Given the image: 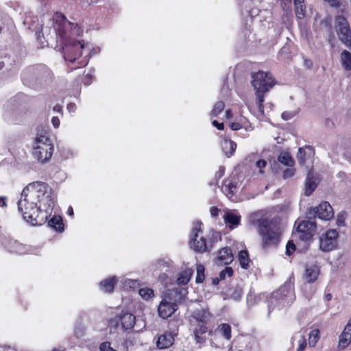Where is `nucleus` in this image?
<instances>
[{
  "mask_svg": "<svg viewBox=\"0 0 351 351\" xmlns=\"http://www.w3.org/2000/svg\"><path fill=\"white\" fill-rule=\"evenodd\" d=\"M56 202V195L47 184L33 182L23 189L18 209L27 223L40 226L51 215Z\"/></svg>",
  "mask_w": 351,
  "mask_h": 351,
  "instance_id": "nucleus-1",
  "label": "nucleus"
},
{
  "mask_svg": "<svg viewBox=\"0 0 351 351\" xmlns=\"http://www.w3.org/2000/svg\"><path fill=\"white\" fill-rule=\"evenodd\" d=\"M252 86L256 95V104L259 112L264 114L263 102L265 94L276 84V81L272 75L269 72L259 71L251 75Z\"/></svg>",
  "mask_w": 351,
  "mask_h": 351,
  "instance_id": "nucleus-2",
  "label": "nucleus"
},
{
  "mask_svg": "<svg viewBox=\"0 0 351 351\" xmlns=\"http://www.w3.org/2000/svg\"><path fill=\"white\" fill-rule=\"evenodd\" d=\"M53 151L52 141L45 132L38 134L33 144L32 154L40 163H45L51 158Z\"/></svg>",
  "mask_w": 351,
  "mask_h": 351,
  "instance_id": "nucleus-3",
  "label": "nucleus"
},
{
  "mask_svg": "<svg viewBox=\"0 0 351 351\" xmlns=\"http://www.w3.org/2000/svg\"><path fill=\"white\" fill-rule=\"evenodd\" d=\"M210 317V313L206 310L197 311L191 316L190 323L197 343L202 341L200 335L207 332L206 323Z\"/></svg>",
  "mask_w": 351,
  "mask_h": 351,
  "instance_id": "nucleus-4",
  "label": "nucleus"
},
{
  "mask_svg": "<svg viewBox=\"0 0 351 351\" xmlns=\"http://www.w3.org/2000/svg\"><path fill=\"white\" fill-rule=\"evenodd\" d=\"M336 29L339 39L346 45L351 46V30L346 19L343 16L336 18Z\"/></svg>",
  "mask_w": 351,
  "mask_h": 351,
  "instance_id": "nucleus-5",
  "label": "nucleus"
},
{
  "mask_svg": "<svg viewBox=\"0 0 351 351\" xmlns=\"http://www.w3.org/2000/svg\"><path fill=\"white\" fill-rule=\"evenodd\" d=\"M170 293L165 295L158 306V315L162 319L171 317L178 309V305L172 300Z\"/></svg>",
  "mask_w": 351,
  "mask_h": 351,
  "instance_id": "nucleus-6",
  "label": "nucleus"
},
{
  "mask_svg": "<svg viewBox=\"0 0 351 351\" xmlns=\"http://www.w3.org/2000/svg\"><path fill=\"white\" fill-rule=\"evenodd\" d=\"M201 226L202 223L200 221H196L193 223L190 242L191 248L198 252H204L206 250V239L203 237L199 236V233L201 232Z\"/></svg>",
  "mask_w": 351,
  "mask_h": 351,
  "instance_id": "nucleus-7",
  "label": "nucleus"
},
{
  "mask_svg": "<svg viewBox=\"0 0 351 351\" xmlns=\"http://www.w3.org/2000/svg\"><path fill=\"white\" fill-rule=\"evenodd\" d=\"M87 46V44L80 41H71L63 48L65 59L73 62L76 58L82 55V50Z\"/></svg>",
  "mask_w": 351,
  "mask_h": 351,
  "instance_id": "nucleus-8",
  "label": "nucleus"
},
{
  "mask_svg": "<svg viewBox=\"0 0 351 351\" xmlns=\"http://www.w3.org/2000/svg\"><path fill=\"white\" fill-rule=\"evenodd\" d=\"M315 223L311 221H301L296 228L298 237L303 241H309L315 232Z\"/></svg>",
  "mask_w": 351,
  "mask_h": 351,
  "instance_id": "nucleus-9",
  "label": "nucleus"
},
{
  "mask_svg": "<svg viewBox=\"0 0 351 351\" xmlns=\"http://www.w3.org/2000/svg\"><path fill=\"white\" fill-rule=\"evenodd\" d=\"M338 232L335 230L327 231L319 238V247L322 251L328 252L334 250L337 246Z\"/></svg>",
  "mask_w": 351,
  "mask_h": 351,
  "instance_id": "nucleus-10",
  "label": "nucleus"
},
{
  "mask_svg": "<svg viewBox=\"0 0 351 351\" xmlns=\"http://www.w3.org/2000/svg\"><path fill=\"white\" fill-rule=\"evenodd\" d=\"M313 211L317 217L322 220H329L334 215L333 209L327 202L320 203L319 206L313 208Z\"/></svg>",
  "mask_w": 351,
  "mask_h": 351,
  "instance_id": "nucleus-11",
  "label": "nucleus"
},
{
  "mask_svg": "<svg viewBox=\"0 0 351 351\" xmlns=\"http://www.w3.org/2000/svg\"><path fill=\"white\" fill-rule=\"evenodd\" d=\"M263 236V241L265 245L276 244L279 240L280 233L278 230H272L263 228V232H260Z\"/></svg>",
  "mask_w": 351,
  "mask_h": 351,
  "instance_id": "nucleus-12",
  "label": "nucleus"
},
{
  "mask_svg": "<svg viewBox=\"0 0 351 351\" xmlns=\"http://www.w3.org/2000/svg\"><path fill=\"white\" fill-rule=\"evenodd\" d=\"M318 182V179L313 176V172L308 171L305 181V195L309 196L311 195L317 186Z\"/></svg>",
  "mask_w": 351,
  "mask_h": 351,
  "instance_id": "nucleus-13",
  "label": "nucleus"
},
{
  "mask_svg": "<svg viewBox=\"0 0 351 351\" xmlns=\"http://www.w3.org/2000/svg\"><path fill=\"white\" fill-rule=\"evenodd\" d=\"M241 218V217L240 215L230 211L227 212L223 216L226 225L230 229H234L239 225Z\"/></svg>",
  "mask_w": 351,
  "mask_h": 351,
  "instance_id": "nucleus-14",
  "label": "nucleus"
},
{
  "mask_svg": "<svg viewBox=\"0 0 351 351\" xmlns=\"http://www.w3.org/2000/svg\"><path fill=\"white\" fill-rule=\"evenodd\" d=\"M320 273L319 268L316 265H307L305 270L304 278L309 283L314 282L318 278Z\"/></svg>",
  "mask_w": 351,
  "mask_h": 351,
  "instance_id": "nucleus-15",
  "label": "nucleus"
},
{
  "mask_svg": "<svg viewBox=\"0 0 351 351\" xmlns=\"http://www.w3.org/2000/svg\"><path fill=\"white\" fill-rule=\"evenodd\" d=\"M350 343H351V319L347 324L343 332L339 337V346L345 348Z\"/></svg>",
  "mask_w": 351,
  "mask_h": 351,
  "instance_id": "nucleus-16",
  "label": "nucleus"
},
{
  "mask_svg": "<svg viewBox=\"0 0 351 351\" xmlns=\"http://www.w3.org/2000/svg\"><path fill=\"white\" fill-rule=\"evenodd\" d=\"M174 342V338L170 333H166L160 335L156 341V346L159 349H166L173 345Z\"/></svg>",
  "mask_w": 351,
  "mask_h": 351,
  "instance_id": "nucleus-17",
  "label": "nucleus"
},
{
  "mask_svg": "<svg viewBox=\"0 0 351 351\" xmlns=\"http://www.w3.org/2000/svg\"><path fill=\"white\" fill-rule=\"evenodd\" d=\"M250 221L252 224L258 226L260 232H263V228H267V222L263 218V213L262 211H257L251 214Z\"/></svg>",
  "mask_w": 351,
  "mask_h": 351,
  "instance_id": "nucleus-18",
  "label": "nucleus"
},
{
  "mask_svg": "<svg viewBox=\"0 0 351 351\" xmlns=\"http://www.w3.org/2000/svg\"><path fill=\"white\" fill-rule=\"evenodd\" d=\"M217 260L219 263L228 265L233 260V255L232 251L228 247H223L219 250Z\"/></svg>",
  "mask_w": 351,
  "mask_h": 351,
  "instance_id": "nucleus-19",
  "label": "nucleus"
},
{
  "mask_svg": "<svg viewBox=\"0 0 351 351\" xmlns=\"http://www.w3.org/2000/svg\"><path fill=\"white\" fill-rule=\"evenodd\" d=\"M120 322L123 329H131L135 324V317L130 313H124L121 315Z\"/></svg>",
  "mask_w": 351,
  "mask_h": 351,
  "instance_id": "nucleus-20",
  "label": "nucleus"
},
{
  "mask_svg": "<svg viewBox=\"0 0 351 351\" xmlns=\"http://www.w3.org/2000/svg\"><path fill=\"white\" fill-rule=\"evenodd\" d=\"M313 154V151L309 147H300L296 157L300 164H304L306 162V158H311Z\"/></svg>",
  "mask_w": 351,
  "mask_h": 351,
  "instance_id": "nucleus-21",
  "label": "nucleus"
},
{
  "mask_svg": "<svg viewBox=\"0 0 351 351\" xmlns=\"http://www.w3.org/2000/svg\"><path fill=\"white\" fill-rule=\"evenodd\" d=\"M221 147L226 156L227 157H230L234 154L237 148V144L230 139L225 138Z\"/></svg>",
  "mask_w": 351,
  "mask_h": 351,
  "instance_id": "nucleus-22",
  "label": "nucleus"
},
{
  "mask_svg": "<svg viewBox=\"0 0 351 351\" xmlns=\"http://www.w3.org/2000/svg\"><path fill=\"white\" fill-rule=\"evenodd\" d=\"M192 274L193 270L190 268L182 270L178 275L177 278V284L179 285H186L189 282Z\"/></svg>",
  "mask_w": 351,
  "mask_h": 351,
  "instance_id": "nucleus-23",
  "label": "nucleus"
},
{
  "mask_svg": "<svg viewBox=\"0 0 351 351\" xmlns=\"http://www.w3.org/2000/svg\"><path fill=\"white\" fill-rule=\"evenodd\" d=\"M341 64L346 71L351 70V53L343 50L340 54Z\"/></svg>",
  "mask_w": 351,
  "mask_h": 351,
  "instance_id": "nucleus-24",
  "label": "nucleus"
},
{
  "mask_svg": "<svg viewBox=\"0 0 351 351\" xmlns=\"http://www.w3.org/2000/svg\"><path fill=\"white\" fill-rule=\"evenodd\" d=\"M116 282L115 277L110 278L100 282V289L105 293H110L113 291Z\"/></svg>",
  "mask_w": 351,
  "mask_h": 351,
  "instance_id": "nucleus-25",
  "label": "nucleus"
},
{
  "mask_svg": "<svg viewBox=\"0 0 351 351\" xmlns=\"http://www.w3.org/2000/svg\"><path fill=\"white\" fill-rule=\"evenodd\" d=\"M278 160L279 162L286 166L293 167L294 165L293 159L291 158L290 154L286 152H282L279 154Z\"/></svg>",
  "mask_w": 351,
  "mask_h": 351,
  "instance_id": "nucleus-26",
  "label": "nucleus"
},
{
  "mask_svg": "<svg viewBox=\"0 0 351 351\" xmlns=\"http://www.w3.org/2000/svg\"><path fill=\"white\" fill-rule=\"evenodd\" d=\"M49 225L56 231L62 232L64 229L62 217L54 216L49 221Z\"/></svg>",
  "mask_w": 351,
  "mask_h": 351,
  "instance_id": "nucleus-27",
  "label": "nucleus"
},
{
  "mask_svg": "<svg viewBox=\"0 0 351 351\" xmlns=\"http://www.w3.org/2000/svg\"><path fill=\"white\" fill-rule=\"evenodd\" d=\"M237 186L230 180H225L222 186L223 192L228 197L236 192Z\"/></svg>",
  "mask_w": 351,
  "mask_h": 351,
  "instance_id": "nucleus-28",
  "label": "nucleus"
},
{
  "mask_svg": "<svg viewBox=\"0 0 351 351\" xmlns=\"http://www.w3.org/2000/svg\"><path fill=\"white\" fill-rule=\"evenodd\" d=\"M238 258L241 267L243 269H247L250 262L247 252L246 250L240 251Z\"/></svg>",
  "mask_w": 351,
  "mask_h": 351,
  "instance_id": "nucleus-29",
  "label": "nucleus"
},
{
  "mask_svg": "<svg viewBox=\"0 0 351 351\" xmlns=\"http://www.w3.org/2000/svg\"><path fill=\"white\" fill-rule=\"evenodd\" d=\"M319 339V330L313 329L311 330L308 335V344L310 346L314 347Z\"/></svg>",
  "mask_w": 351,
  "mask_h": 351,
  "instance_id": "nucleus-30",
  "label": "nucleus"
},
{
  "mask_svg": "<svg viewBox=\"0 0 351 351\" xmlns=\"http://www.w3.org/2000/svg\"><path fill=\"white\" fill-rule=\"evenodd\" d=\"M138 293L145 300H149L154 296V291L147 287L140 289Z\"/></svg>",
  "mask_w": 351,
  "mask_h": 351,
  "instance_id": "nucleus-31",
  "label": "nucleus"
},
{
  "mask_svg": "<svg viewBox=\"0 0 351 351\" xmlns=\"http://www.w3.org/2000/svg\"><path fill=\"white\" fill-rule=\"evenodd\" d=\"M220 332L226 339L231 338V327L228 324H222L219 328Z\"/></svg>",
  "mask_w": 351,
  "mask_h": 351,
  "instance_id": "nucleus-32",
  "label": "nucleus"
},
{
  "mask_svg": "<svg viewBox=\"0 0 351 351\" xmlns=\"http://www.w3.org/2000/svg\"><path fill=\"white\" fill-rule=\"evenodd\" d=\"M225 104L222 101L217 102L211 110V117H217L224 109Z\"/></svg>",
  "mask_w": 351,
  "mask_h": 351,
  "instance_id": "nucleus-33",
  "label": "nucleus"
},
{
  "mask_svg": "<svg viewBox=\"0 0 351 351\" xmlns=\"http://www.w3.org/2000/svg\"><path fill=\"white\" fill-rule=\"evenodd\" d=\"M298 108L285 110L282 113L281 117L285 121L291 119L298 113Z\"/></svg>",
  "mask_w": 351,
  "mask_h": 351,
  "instance_id": "nucleus-34",
  "label": "nucleus"
},
{
  "mask_svg": "<svg viewBox=\"0 0 351 351\" xmlns=\"http://www.w3.org/2000/svg\"><path fill=\"white\" fill-rule=\"evenodd\" d=\"M196 270L197 276L195 281L197 283L202 282L204 279V267L202 265H197Z\"/></svg>",
  "mask_w": 351,
  "mask_h": 351,
  "instance_id": "nucleus-35",
  "label": "nucleus"
},
{
  "mask_svg": "<svg viewBox=\"0 0 351 351\" xmlns=\"http://www.w3.org/2000/svg\"><path fill=\"white\" fill-rule=\"evenodd\" d=\"M295 5V14L298 18L302 19L305 14V8L302 5V3Z\"/></svg>",
  "mask_w": 351,
  "mask_h": 351,
  "instance_id": "nucleus-36",
  "label": "nucleus"
},
{
  "mask_svg": "<svg viewBox=\"0 0 351 351\" xmlns=\"http://www.w3.org/2000/svg\"><path fill=\"white\" fill-rule=\"evenodd\" d=\"M306 346V339L304 336L302 335L298 341V348H297V351H304Z\"/></svg>",
  "mask_w": 351,
  "mask_h": 351,
  "instance_id": "nucleus-37",
  "label": "nucleus"
},
{
  "mask_svg": "<svg viewBox=\"0 0 351 351\" xmlns=\"http://www.w3.org/2000/svg\"><path fill=\"white\" fill-rule=\"evenodd\" d=\"M232 274H233L232 269L231 267H226V269H224L220 272L219 276H220L221 279H224L226 275H227L230 277V276H232Z\"/></svg>",
  "mask_w": 351,
  "mask_h": 351,
  "instance_id": "nucleus-38",
  "label": "nucleus"
},
{
  "mask_svg": "<svg viewBox=\"0 0 351 351\" xmlns=\"http://www.w3.org/2000/svg\"><path fill=\"white\" fill-rule=\"evenodd\" d=\"M295 250V244L293 241H290L287 243L286 246V253L288 255H291Z\"/></svg>",
  "mask_w": 351,
  "mask_h": 351,
  "instance_id": "nucleus-39",
  "label": "nucleus"
},
{
  "mask_svg": "<svg viewBox=\"0 0 351 351\" xmlns=\"http://www.w3.org/2000/svg\"><path fill=\"white\" fill-rule=\"evenodd\" d=\"M267 162L264 160H258L256 162V167L259 169V173L261 174L263 173V169L266 167Z\"/></svg>",
  "mask_w": 351,
  "mask_h": 351,
  "instance_id": "nucleus-40",
  "label": "nucleus"
},
{
  "mask_svg": "<svg viewBox=\"0 0 351 351\" xmlns=\"http://www.w3.org/2000/svg\"><path fill=\"white\" fill-rule=\"evenodd\" d=\"M294 175V169H287L284 171V178H289L292 177Z\"/></svg>",
  "mask_w": 351,
  "mask_h": 351,
  "instance_id": "nucleus-41",
  "label": "nucleus"
},
{
  "mask_svg": "<svg viewBox=\"0 0 351 351\" xmlns=\"http://www.w3.org/2000/svg\"><path fill=\"white\" fill-rule=\"evenodd\" d=\"M230 127L232 130H239L242 128V125L240 123H231Z\"/></svg>",
  "mask_w": 351,
  "mask_h": 351,
  "instance_id": "nucleus-42",
  "label": "nucleus"
},
{
  "mask_svg": "<svg viewBox=\"0 0 351 351\" xmlns=\"http://www.w3.org/2000/svg\"><path fill=\"white\" fill-rule=\"evenodd\" d=\"M212 124L219 130H223L224 126L223 123H219L217 121L214 120L213 121Z\"/></svg>",
  "mask_w": 351,
  "mask_h": 351,
  "instance_id": "nucleus-43",
  "label": "nucleus"
},
{
  "mask_svg": "<svg viewBox=\"0 0 351 351\" xmlns=\"http://www.w3.org/2000/svg\"><path fill=\"white\" fill-rule=\"evenodd\" d=\"M219 210L215 206H213L210 209V213L212 217L217 216L219 214Z\"/></svg>",
  "mask_w": 351,
  "mask_h": 351,
  "instance_id": "nucleus-44",
  "label": "nucleus"
},
{
  "mask_svg": "<svg viewBox=\"0 0 351 351\" xmlns=\"http://www.w3.org/2000/svg\"><path fill=\"white\" fill-rule=\"evenodd\" d=\"M51 123L55 128H58L60 124V119L56 117H53L51 119Z\"/></svg>",
  "mask_w": 351,
  "mask_h": 351,
  "instance_id": "nucleus-45",
  "label": "nucleus"
},
{
  "mask_svg": "<svg viewBox=\"0 0 351 351\" xmlns=\"http://www.w3.org/2000/svg\"><path fill=\"white\" fill-rule=\"evenodd\" d=\"M6 201H7L6 197H4V196L0 197V207H6L7 206Z\"/></svg>",
  "mask_w": 351,
  "mask_h": 351,
  "instance_id": "nucleus-46",
  "label": "nucleus"
},
{
  "mask_svg": "<svg viewBox=\"0 0 351 351\" xmlns=\"http://www.w3.org/2000/svg\"><path fill=\"white\" fill-rule=\"evenodd\" d=\"M225 117L226 119H230L232 117V114L230 110H227L225 112Z\"/></svg>",
  "mask_w": 351,
  "mask_h": 351,
  "instance_id": "nucleus-47",
  "label": "nucleus"
},
{
  "mask_svg": "<svg viewBox=\"0 0 351 351\" xmlns=\"http://www.w3.org/2000/svg\"><path fill=\"white\" fill-rule=\"evenodd\" d=\"M68 213L70 216H73V208L72 207H69V209H68Z\"/></svg>",
  "mask_w": 351,
  "mask_h": 351,
  "instance_id": "nucleus-48",
  "label": "nucleus"
},
{
  "mask_svg": "<svg viewBox=\"0 0 351 351\" xmlns=\"http://www.w3.org/2000/svg\"><path fill=\"white\" fill-rule=\"evenodd\" d=\"M304 0H294L295 5L300 4L301 3H303Z\"/></svg>",
  "mask_w": 351,
  "mask_h": 351,
  "instance_id": "nucleus-49",
  "label": "nucleus"
},
{
  "mask_svg": "<svg viewBox=\"0 0 351 351\" xmlns=\"http://www.w3.org/2000/svg\"><path fill=\"white\" fill-rule=\"evenodd\" d=\"M53 110L56 111V112H60V107L59 106H56L53 108Z\"/></svg>",
  "mask_w": 351,
  "mask_h": 351,
  "instance_id": "nucleus-50",
  "label": "nucleus"
},
{
  "mask_svg": "<svg viewBox=\"0 0 351 351\" xmlns=\"http://www.w3.org/2000/svg\"><path fill=\"white\" fill-rule=\"evenodd\" d=\"M337 224H338L339 226H341V225H342V224H343V221H342V220H341L339 218H338V219H337Z\"/></svg>",
  "mask_w": 351,
  "mask_h": 351,
  "instance_id": "nucleus-51",
  "label": "nucleus"
},
{
  "mask_svg": "<svg viewBox=\"0 0 351 351\" xmlns=\"http://www.w3.org/2000/svg\"><path fill=\"white\" fill-rule=\"evenodd\" d=\"M74 107H75V106H74L73 104H69V105L68 106V108H69V109H73V108H74Z\"/></svg>",
  "mask_w": 351,
  "mask_h": 351,
  "instance_id": "nucleus-52",
  "label": "nucleus"
}]
</instances>
